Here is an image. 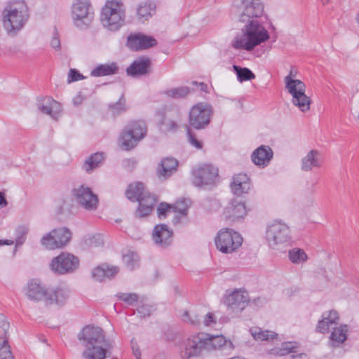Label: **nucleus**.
I'll return each mask as SVG.
<instances>
[{
  "instance_id": "62",
  "label": "nucleus",
  "mask_w": 359,
  "mask_h": 359,
  "mask_svg": "<svg viewBox=\"0 0 359 359\" xmlns=\"http://www.w3.org/2000/svg\"><path fill=\"white\" fill-rule=\"evenodd\" d=\"M14 241L13 240H8V239H0V245H13Z\"/></svg>"
},
{
  "instance_id": "60",
  "label": "nucleus",
  "mask_w": 359,
  "mask_h": 359,
  "mask_svg": "<svg viewBox=\"0 0 359 359\" xmlns=\"http://www.w3.org/2000/svg\"><path fill=\"white\" fill-rule=\"evenodd\" d=\"M167 126H168L167 130L168 131H175L178 128L177 123L172 120H170L168 122Z\"/></svg>"
},
{
  "instance_id": "9",
  "label": "nucleus",
  "mask_w": 359,
  "mask_h": 359,
  "mask_svg": "<svg viewBox=\"0 0 359 359\" xmlns=\"http://www.w3.org/2000/svg\"><path fill=\"white\" fill-rule=\"evenodd\" d=\"M234 5L239 12V22L258 20L264 13L261 0H235Z\"/></svg>"
},
{
  "instance_id": "33",
  "label": "nucleus",
  "mask_w": 359,
  "mask_h": 359,
  "mask_svg": "<svg viewBox=\"0 0 359 359\" xmlns=\"http://www.w3.org/2000/svg\"><path fill=\"white\" fill-rule=\"evenodd\" d=\"M144 185L142 182H137L128 184L126 191V197L131 202H137L145 193Z\"/></svg>"
},
{
  "instance_id": "53",
  "label": "nucleus",
  "mask_w": 359,
  "mask_h": 359,
  "mask_svg": "<svg viewBox=\"0 0 359 359\" xmlns=\"http://www.w3.org/2000/svg\"><path fill=\"white\" fill-rule=\"evenodd\" d=\"M183 317L184 321H188L192 325L198 326L200 325L201 320L198 315H195L194 316H190L189 312L186 311L184 313Z\"/></svg>"
},
{
  "instance_id": "57",
  "label": "nucleus",
  "mask_w": 359,
  "mask_h": 359,
  "mask_svg": "<svg viewBox=\"0 0 359 359\" xmlns=\"http://www.w3.org/2000/svg\"><path fill=\"white\" fill-rule=\"evenodd\" d=\"M50 45L53 48L58 50L60 49V41L59 39V37L57 36V33H55V36L53 37Z\"/></svg>"
},
{
  "instance_id": "43",
  "label": "nucleus",
  "mask_w": 359,
  "mask_h": 359,
  "mask_svg": "<svg viewBox=\"0 0 359 359\" xmlns=\"http://www.w3.org/2000/svg\"><path fill=\"white\" fill-rule=\"evenodd\" d=\"M123 261L130 270H133L138 266L139 257L136 253L128 251L123 255Z\"/></svg>"
},
{
  "instance_id": "25",
  "label": "nucleus",
  "mask_w": 359,
  "mask_h": 359,
  "mask_svg": "<svg viewBox=\"0 0 359 359\" xmlns=\"http://www.w3.org/2000/svg\"><path fill=\"white\" fill-rule=\"evenodd\" d=\"M273 156V152L269 146L261 145L252 152L251 160L255 165L265 168L270 163Z\"/></svg>"
},
{
  "instance_id": "40",
  "label": "nucleus",
  "mask_w": 359,
  "mask_h": 359,
  "mask_svg": "<svg viewBox=\"0 0 359 359\" xmlns=\"http://www.w3.org/2000/svg\"><path fill=\"white\" fill-rule=\"evenodd\" d=\"M155 5L149 1L140 4L137 8V14L140 19L147 20L151 16V11L154 10Z\"/></svg>"
},
{
  "instance_id": "55",
  "label": "nucleus",
  "mask_w": 359,
  "mask_h": 359,
  "mask_svg": "<svg viewBox=\"0 0 359 359\" xmlns=\"http://www.w3.org/2000/svg\"><path fill=\"white\" fill-rule=\"evenodd\" d=\"M137 313L141 315V316H147L150 315L151 309L149 306L142 305L139 306L137 309Z\"/></svg>"
},
{
  "instance_id": "54",
  "label": "nucleus",
  "mask_w": 359,
  "mask_h": 359,
  "mask_svg": "<svg viewBox=\"0 0 359 359\" xmlns=\"http://www.w3.org/2000/svg\"><path fill=\"white\" fill-rule=\"evenodd\" d=\"M133 355L136 359H141V351L135 339L133 338L130 341Z\"/></svg>"
},
{
  "instance_id": "26",
  "label": "nucleus",
  "mask_w": 359,
  "mask_h": 359,
  "mask_svg": "<svg viewBox=\"0 0 359 359\" xmlns=\"http://www.w3.org/2000/svg\"><path fill=\"white\" fill-rule=\"evenodd\" d=\"M179 161L173 157L163 158L156 168V175L159 178L167 179L177 170Z\"/></svg>"
},
{
  "instance_id": "61",
  "label": "nucleus",
  "mask_w": 359,
  "mask_h": 359,
  "mask_svg": "<svg viewBox=\"0 0 359 359\" xmlns=\"http://www.w3.org/2000/svg\"><path fill=\"white\" fill-rule=\"evenodd\" d=\"M8 205V201L6 198L5 194L0 191V208H5Z\"/></svg>"
},
{
  "instance_id": "14",
  "label": "nucleus",
  "mask_w": 359,
  "mask_h": 359,
  "mask_svg": "<svg viewBox=\"0 0 359 359\" xmlns=\"http://www.w3.org/2000/svg\"><path fill=\"white\" fill-rule=\"evenodd\" d=\"M266 236L270 246L285 244L291 239L288 226L280 221H275L268 227Z\"/></svg>"
},
{
  "instance_id": "20",
  "label": "nucleus",
  "mask_w": 359,
  "mask_h": 359,
  "mask_svg": "<svg viewBox=\"0 0 359 359\" xmlns=\"http://www.w3.org/2000/svg\"><path fill=\"white\" fill-rule=\"evenodd\" d=\"M36 105L42 114L49 115L55 120L58 118L62 111L60 103L50 97L37 98Z\"/></svg>"
},
{
  "instance_id": "32",
  "label": "nucleus",
  "mask_w": 359,
  "mask_h": 359,
  "mask_svg": "<svg viewBox=\"0 0 359 359\" xmlns=\"http://www.w3.org/2000/svg\"><path fill=\"white\" fill-rule=\"evenodd\" d=\"M204 341L207 350L224 348L226 346H231L232 345L231 342H227L222 335L210 336L204 333Z\"/></svg>"
},
{
  "instance_id": "52",
  "label": "nucleus",
  "mask_w": 359,
  "mask_h": 359,
  "mask_svg": "<svg viewBox=\"0 0 359 359\" xmlns=\"http://www.w3.org/2000/svg\"><path fill=\"white\" fill-rule=\"evenodd\" d=\"M84 79V76L76 69H70L68 74V83L77 81Z\"/></svg>"
},
{
  "instance_id": "24",
  "label": "nucleus",
  "mask_w": 359,
  "mask_h": 359,
  "mask_svg": "<svg viewBox=\"0 0 359 359\" xmlns=\"http://www.w3.org/2000/svg\"><path fill=\"white\" fill-rule=\"evenodd\" d=\"M151 65V61L149 57H139L127 67L126 73L133 77L146 75L150 72Z\"/></svg>"
},
{
  "instance_id": "13",
  "label": "nucleus",
  "mask_w": 359,
  "mask_h": 359,
  "mask_svg": "<svg viewBox=\"0 0 359 359\" xmlns=\"http://www.w3.org/2000/svg\"><path fill=\"white\" fill-rule=\"evenodd\" d=\"M91 5L88 0H77L72 6V18L74 25L80 29H86L94 18L90 11Z\"/></svg>"
},
{
  "instance_id": "51",
  "label": "nucleus",
  "mask_w": 359,
  "mask_h": 359,
  "mask_svg": "<svg viewBox=\"0 0 359 359\" xmlns=\"http://www.w3.org/2000/svg\"><path fill=\"white\" fill-rule=\"evenodd\" d=\"M172 210V205H170L165 202L161 203L157 208L158 217H165L167 212Z\"/></svg>"
},
{
  "instance_id": "5",
  "label": "nucleus",
  "mask_w": 359,
  "mask_h": 359,
  "mask_svg": "<svg viewBox=\"0 0 359 359\" xmlns=\"http://www.w3.org/2000/svg\"><path fill=\"white\" fill-rule=\"evenodd\" d=\"M145 123L140 121L128 123L120 134L118 143L123 150L130 151L146 136Z\"/></svg>"
},
{
  "instance_id": "44",
  "label": "nucleus",
  "mask_w": 359,
  "mask_h": 359,
  "mask_svg": "<svg viewBox=\"0 0 359 359\" xmlns=\"http://www.w3.org/2000/svg\"><path fill=\"white\" fill-rule=\"evenodd\" d=\"M116 297L128 306H134L139 300V295L136 293L119 292Z\"/></svg>"
},
{
  "instance_id": "7",
  "label": "nucleus",
  "mask_w": 359,
  "mask_h": 359,
  "mask_svg": "<svg viewBox=\"0 0 359 359\" xmlns=\"http://www.w3.org/2000/svg\"><path fill=\"white\" fill-rule=\"evenodd\" d=\"M292 72L285 78V88L292 96L294 105L305 112L310 109L311 99L305 94L306 86L299 79L292 78Z\"/></svg>"
},
{
  "instance_id": "35",
  "label": "nucleus",
  "mask_w": 359,
  "mask_h": 359,
  "mask_svg": "<svg viewBox=\"0 0 359 359\" xmlns=\"http://www.w3.org/2000/svg\"><path fill=\"white\" fill-rule=\"evenodd\" d=\"M104 156L102 153H95L90 155L83 165V169L88 173L98 168L102 163Z\"/></svg>"
},
{
  "instance_id": "39",
  "label": "nucleus",
  "mask_w": 359,
  "mask_h": 359,
  "mask_svg": "<svg viewBox=\"0 0 359 359\" xmlns=\"http://www.w3.org/2000/svg\"><path fill=\"white\" fill-rule=\"evenodd\" d=\"M288 257L290 261L295 264H302L308 259L307 255L304 250L296 248L289 250Z\"/></svg>"
},
{
  "instance_id": "12",
  "label": "nucleus",
  "mask_w": 359,
  "mask_h": 359,
  "mask_svg": "<svg viewBox=\"0 0 359 359\" xmlns=\"http://www.w3.org/2000/svg\"><path fill=\"white\" fill-rule=\"evenodd\" d=\"M71 238V231L67 227H60L53 229L43 236L41 243L48 250H55L67 245Z\"/></svg>"
},
{
  "instance_id": "27",
  "label": "nucleus",
  "mask_w": 359,
  "mask_h": 359,
  "mask_svg": "<svg viewBox=\"0 0 359 359\" xmlns=\"http://www.w3.org/2000/svg\"><path fill=\"white\" fill-rule=\"evenodd\" d=\"M251 186L249 177L244 173H239L234 175L230 185L233 194L238 196L243 194L248 193L249 190L251 189Z\"/></svg>"
},
{
  "instance_id": "46",
  "label": "nucleus",
  "mask_w": 359,
  "mask_h": 359,
  "mask_svg": "<svg viewBox=\"0 0 359 359\" xmlns=\"http://www.w3.org/2000/svg\"><path fill=\"white\" fill-rule=\"evenodd\" d=\"M28 229L24 226H19L15 229V246L22 245L26 239Z\"/></svg>"
},
{
  "instance_id": "17",
  "label": "nucleus",
  "mask_w": 359,
  "mask_h": 359,
  "mask_svg": "<svg viewBox=\"0 0 359 359\" xmlns=\"http://www.w3.org/2000/svg\"><path fill=\"white\" fill-rule=\"evenodd\" d=\"M249 299L247 292L234 290L224 298V304L229 312L238 314L247 306Z\"/></svg>"
},
{
  "instance_id": "50",
  "label": "nucleus",
  "mask_w": 359,
  "mask_h": 359,
  "mask_svg": "<svg viewBox=\"0 0 359 359\" xmlns=\"http://www.w3.org/2000/svg\"><path fill=\"white\" fill-rule=\"evenodd\" d=\"M122 166L128 171H133L137 165V161L135 158H125L122 161Z\"/></svg>"
},
{
  "instance_id": "48",
  "label": "nucleus",
  "mask_w": 359,
  "mask_h": 359,
  "mask_svg": "<svg viewBox=\"0 0 359 359\" xmlns=\"http://www.w3.org/2000/svg\"><path fill=\"white\" fill-rule=\"evenodd\" d=\"M187 132L189 142L196 149H201L203 146V142L196 138V135L192 133L189 127H187Z\"/></svg>"
},
{
  "instance_id": "3",
  "label": "nucleus",
  "mask_w": 359,
  "mask_h": 359,
  "mask_svg": "<svg viewBox=\"0 0 359 359\" xmlns=\"http://www.w3.org/2000/svg\"><path fill=\"white\" fill-rule=\"evenodd\" d=\"M3 25L9 34H15L29 18L28 8L23 1H16L6 6L2 13Z\"/></svg>"
},
{
  "instance_id": "36",
  "label": "nucleus",
  "mask_w": 359,
  "mask_h": 359,
  "mask_svg": "<svg viewBox=\"0 0 359 359\" xmlns=\"http://www.w3.org/2000/svg\"><path fill=\"white\" fill-rule=\"evenodd\" d=\"M253 338L260 341H270L278 337V334L270 330H262L259 327H255L250 330Z\"/></svg>"
},
{
  "instance_id": "18",
  "label": "nucleus",
  "mask_w": 359,
  "mask_h": 359,
  "mask_svg": "<svg viewBox=\"0 0 359 359\" xmlns=\"http://www.w3.org/2000/svg\"><path fill=\"white\" fill-rule=\"evenodd\" d=\"M156 44L157 41L154 37L141 32L130 34L126 42L127 47L133 51L148 49Z\"/></svg>"
},
{
  "instance_id": "47",
  "label": "nucleus",
  "mask_w": 359,
  "mask_h": 359,
  "mask_svg": "<svg viewBox=\"0 0 359 359\" xmlns=\"http://www.w3.org/2000/svg\"><path fill=\"white\" fill-rule=\"evenodd\" d=\"M0 359H15L8 341L6 340L0 344Z\"/></svg>"
},
{
  "instance_id": "34",
  "label": "nucleus",
  "mask_w": 359,
  "mask_h": 359,
  "mask_svg": "<svg viewBox=\"0 0 359 359\" xmlns=\"http://www.w3.org/2000/svg\"><path fill=\"white\" fill-rule=\"evenodd\" d=\"M118 72V67L114 62L108 64H100L90 72V76L100 77L116 74Z\"/></svg>"
},
{
  "instance_id": "1",
  "label": "nucleus",
  "mask_w": 359,
  "mask_h": 359,
  "mask_svg": "<svg viewBox=\"0 0 359 359\" xmlns=\"http://www.w3.org/2000/svg\"><path fill=\"white\" fill-rule=\"evenodd\" d=\"M77 338L85 347L82 353L84 359H106L111 355L112 345L105 337L102 328L92 325H86Z\"/></svg>"
},
{
  "instance_id": "30",
  "label": "nucleus",
  "mask_w": 359,
  "mask_h": 359,
  "mask_svg": "<svg viewBox=\"0 0 359 359\" xmlns=\"http://www.w3.org/2000/svg\"><path fill=\"white\" fill-rule=\"evenodd\" d=\"M118 271L119 269L117 266H109L103 264L93 269L92 276L95 280L102 282L107 278H114Z\"/></svg>"
},
{
  "instance_id": "37",
  "label": "nucleus",
  "mask_w": 359,
  "mask_h": 359,
  "mask_svg": "<svg viewBox=\"0 0 359 359\" xmlns=\"http://www.w3.org/2000/svg\"><path fill=\"white\" fill-rule=\"evenodd\" d=\"M233 69L237 76V79L240 82L251 81L255 78V74L247 67H241L233 65Z\"/></svg>"
},
{
  "instance_id": "21",
  "label": "nucleus",
  "mask_w": 359,
  "mask_h": 359,
  "mask_svg": "<svg viewBox=\"0 0 359 359\" xmlns=\"http://www.w3.org/2000/svg\"><path fill=\"white\" fill-rule=\"evenodd\" d=\"M137 202H138V206L135 212V216L137 218H142L151 213L157 203V198L154 194L147 191Z\"/></svg>"
},
{
  "instance_id": "38",
  "label": "nucleus",
  "mask_w": 359,
  "mask_h": 359,
  "mask_svg": "<svg viewBox=\"0 0 359 359\" xmlns=\"http://www.w3.org/2000/svg\"><path fill=\"white\" fill-rule=\"evenodd\" d=\"M108 109L114 117H116L123 112L127 111L126 102L124 98V95L123 94L119 100L115 102L111 103L108 105Z\"/></svg>"
},
{
  "instance_id": "28",
  "label": "nucleus",
  "mask_w": 359,
  "mask_h": 359,
  "mask_svg": "<svg viewBox=\"0 0 359 359\" xmlns=\"http://www.w3.org/2000/svg\"><path fill=\"white\" fill-rule=\"evenodd\" d=\"M69 296V292L67 289L60 287H53L48 289L47 294L46 296V304H57L63 306Z\"/></svg>"
},
{
  "instance_id": "56",
  "label": "nucleus",
  "mask_w": 359,
  "mask_h": 359,
  "mask_svg": "<svg viewBox=\"0 0 359 359\" xmlns=\"http://www.w3.org/2000/svg\"><path fill=\"white\" fill-rule=\"evenodd\" d=\"M203 323L205 326H210L212 323H216L214 314L212 313H207L204 318Z\"/></svg>"
},
{
  "instance_id": "4",
  "label": "nucleus",
  "mask_w": 359,
  "mask_h": 359,
  "mask_svg": "<svg viewBox=\"0 0 359 359\" xmlns=\"http://www.w3.org/2000/svg\"><path fill=\"white\" fill-rule=\"evenodd\" d=\"M126 9L123 4L118 0H109L102 9L100 20L103 26L115 32L125 24Z\"/></svg>"
},
{
  "instance_id": "41",
  "label": "nucleus",
  "mask_w": 359,
  "mask_h": 359,
  "mask_svg": "<svg viewBox=\"0 0 359 359\" xmlns=\"http://www.w3.org/2000/svg\"><path fill=\"white\" fill-rule=\"evenodd\" d=\"M347 325H341L339 327L334 328L330 335V339L338 344L344 343L346 340Z\"/></svg>"
},
{
  "instance_id": "19",
  "label": "nucleus",
  "mask_w": 359,
  "mask_h": 359,
  "mask_svg": "<svg viewBox=\"0 0 359 359\" xmlns=\"http://www.w3.org/2000/svg\"><path fill=\"white\" fill-rule=\"evenodd\" d=\"M152 239L156 245L166 248L172 243L173 231L165 224H157L154 226Z\"/></svg>"
},
{
  "instance_id": "15",
  "label": "nucleus",
  "mask_w": 359,
  "mask_h": 359,
  "mask_svg": "<svg viewBox=\"0 0 359 359\" xmlns=\"http://www.w3.org/2000/svg\"><path fill=\"white\" fill-rule=\"evenodd\" d=\"M181 357L183 359H189L200 355L205 349L204 333H199L191 336L184 340L182 344Z\"/></svg>"
},
{
  "instance_id": "58",
  "label": "nucleus",
  "mask_w": 359,
  "mask_h": 359,
  "mask_svg": "<svg viewBox=\"0 0 359 359\" xmlns=\"http://www.w3.org/2000/svg\"><path fill=\"white\" fill-rule=\"evenodd\" d=\"M294 348L290 344H286L283 349L280 350L279 354L280 355H283L290 353H293L294 351L293 350Z\"/></svg>"
},
{
  "instance_id": "59",
  "label": "nucleus",
  "mask_w": 359,
  "mask_h": 359,
  "mask_svg": "<svg viewBox=\"0 0 359 359\" xmlns=\"http://www.w3.org/2000/svg\"><path fill=\"white\" fill-rule=\"evenodd\" d=\"M191 84L193 86H198L199 89L201 92H208V85L205 83L204 82H197L196 81H192Z\"/></svg>"
},
{
  "instance_id": "10",
  "label": "nucleus",
  "mask_w": 359,
  "mask_h": 359,
  "mask_svg": "<svg viewBox=\"0 0 359 359\" xmlns=\"http://www.w3.org/2000/svg\"><path fill=\"white\" fill-rule=\"evenodd\" d=\"M79 265V257L69 252H61L52 259L50 268L57 275H65L75 272Z\"/></svg>"
},
{
  "instance_id": "45",
  "label": "nucleus",
  "mask_w": 359,
  "mask_h": 359,
  "mask_svg": "<svg viewBox=\"0 0 359 359\" xmlns=\"http://www.w3.org/2000/svg\"><path fill=\"white\" fill-rule=\"evenodd\" d=\"M10 324L4 316H0V344L4 340L8 341V330Z\"/></svg>"
},
{
  "instance_id": "31",
  "label": "nucleus",
  "mask_w": 359,
  "mask_h": 359,
  "mask_svg": "<svg viewBox=\"0 0 359 359\" xmlns=\"http://www.w3.org/2000/svg\"><path fill=\"white\" fill-rule=\"evenodd\" d=\"M320 156V153L318 150H311L306 156L302 159V170L308 172L311 170L314 167H320L322 165Z\"/></svg>"
},
{
  "instance_id": "8",
  "label": "nucleus",
  "mask_w": 359,
  "mask_h": 359,
  "mask_svg": "<svg viewBox=\"0 0 359 359\" xmlns=\"http://www.w3.org/2000/svg\"><path fill=\"white\" fill-rule=\"evenodd\" d=\"M213 115L212 107L205 102L194 105L189 114V123L196 130H202L208 126Z\"/></svg>"
},
{
  "instance_id": "64",
  "label": "nucleus",
  "mask_w": 359,
  "mask_h": 359,
  "mask_svg": "<svg viewBox=\"0 0 359 359\" xmlns=\"http://www.w3.org/2000/svg\"><path fill=\"white\" fill-rule=\"evenodd\" d=\"M357 22L358 23L359 25V12H358V14L357 15Z\"/></svg>"
},
{
  "instance_id": "2",
  "label": "nucleus",
  "mask_w": 359,
  "mask_h": 359,
  "mask_svg": "<svg viewBox=\"0 0 359 359\" xmlns=\"http://www.w3.org/2000/svg\"><path fill=\"white\" fill-rule=\"evenodd\" d=\"M244 27L241 29L242 34H238L232 42L235 49L252 50L256 46L269 39L268 31L258 20L243 22Z\"/></svg>"
},
{
  "instance_id": "6",
  "label": "nucleus",
  "mask_w": 359,
  "mask_h": 359,
  "mask_svg": "<svg viewBox=\"0 0 359 359\" xmlns=\"http://www.w3.org/2000/svg\"><path fill=\"white\" fill-rule=\"evenodd\" d=\"M215 243L219 251L224 254H229L241 247L243 238L238 232L232 229L222 228L215 238Z\"/></svg>"
},
{
  "instance_id": "11",
  "label": "nucleus",
  "mask_w": 359,
  "mask_h": 359,
  "mask_svg": "<svg viewBox=\"0 0 359 359\" xmlns=\"http://www.w3.org/2000/svg\"><path fill=\"white\" fill-rule=\"evenodd\" d=\"M192 182L197 187H205L216 184L218 168L211 164H203L191 171Z\"/></svg>"
},
{
  "instance_id": "22",
  "label": "nucleus",
  "mask_w": 359,
  "mask_h": 359,
  "mask_svg": "<svg viewBox=\"0 0 359 359\" xmlns=\"http://www.w3.org/2000/svg\"><path fill=\"white\" fill-rule=\"evenodd\" d=\"M48 289L45 288L38 279L29 280L25 289V295L27 297L34 302H39L44 300L46 302V296L47 294Z\"/></svg>"
},
{
  "instance_id": "63",
  "label": "nucleus",
  "mask_w": 359,
  "mask_h": 359,
  "mask_svg": "<svg viewBox=\"0 0 359 359\" xmlns=\"http://www.w3.org/2000/svg\"><path fill=\"white\" fill-rule=\"evenodd\" d=\"M331 0H321L323 5H327L330 2Z\"/></svg>"
},
{
  "instance_id": "42",
  "label": "nucleus",
  "mask_w": 359,
  "mask_h": 359,
  "mask_svg": "<svg viewBox=\"0 0 359 359\" xmlns=\"http://www.w3.org/2000/svg\"><path fill=\"white\" fill-rule=\"evenodd\" d=\"M190 93L189 87L182 86L168 90L165 94L171 98L181 99L185 97Z\"/></svg>"
},
{
  "instance_id": "16",
  "label": "nucleus",
  "mask_w": 359,
  "mask_h": 359,
  "mask_svg": "<svg viewBox=\"0 0 359 359\" xmlns=\"http://www.w3.org/2000/svg\"><path fill=\"white\" fill-rule=\"evenodd\" d=\"M72 196L76 202L88 210H95L98 204L97 196L92 191L91 189L84 185L72 190Z\"/></svg>"
},
{
  "instance_id": "29",
  "label": "nucleus",
  "mask_w": 359,
  "mask_h": 359,
  "mask_svg": "<svg viewBox=\"0 0 359 359\" xmlns=\"http://www.w3.org/2000/svg\"><path fill=\"white\" fill-rule=\"evenodd\" d=\"M339 313L335 310H331L328 312H324L322 315V319L318 321L316 330L320 333L328 332L329 329L333 325L338 324Z\"/></svg>"
},
{
  "instance_id": "49",
  "label": "nucleus",
  "mask_w": 359,
  "mask_h": 359,
  "mask_svg": "<svg viewBox=\"0 0 359 359\" xmlns=\"http://www.w3.org/2000/svg\"><path fill=\"white\" fill-rule=\"evenodd\" d=\"M185 200L179 201L175 206H172V210L175 212L179 213L182 216H186L187 215L188 206L184 205Z\"/></svg>"
},
{
  "instance_id": "23",
  "label": "nucleus",
  "mask_w": 359,
  "mask_h": 359,
  "mask_svg": "<svg viewBox=\"0 0 359 359\" xmlns=\"http://www.w3.org/2000/svg\"><path fill=\"white\" fill-rule=\"evenodd\" d=\"M246 214L247 210L245 203L236 199L232 200L223 212L225 219L231 222L243 218Z\"/></svg>"
}]
</instances>
